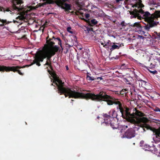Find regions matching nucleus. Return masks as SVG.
Returning a JSON list of instances; mask_svg holds the SVG:
<instances>
[{
  "label": "nucleus",
  "instance_id": "47",
  "mask_svg": "<svg viewBox=\"0 0 160 160\" xmlns=\"http://www.w3.org/2000/svg\"><path fill=\"white\" fill-rule=\"evenodd\" d=\"M72 101H73L74 100H73L72 99Z\"/></svg>",
  "mask_w": 160,
  "mask_h": 160
},
{
  "label": "nucleus",
  "instance_id": "34",
  "mask_svg": "<svg viewBox=\"0 0 160 160\" xmlns=\"http://www.w3.org/2000/svg\"><path fill=\"white\" fill-rule=\"evenodd\" d=\"M103 47L105 48H109V47L107 45V44H104V45L103 46Z\"/></svg>",
  "mask_w": 160,
  "mask_h": 160
},
{
  "label": "nucleus",
  "instance_id": "45",
  "mask_svg": "<svg viewBox=\"0 0 160 160\" xmlns=\"http://www.w3.org/2000/svg\"><path fill=\"white\" fill-rule=\"evenodd\" d=\"M91 30H93V29H92V28H91Z\"/></svg>",
  "mask_w": 160,
  "mask_h": 160
},
{
  "label": "nucleus",
  "instance_id": "17",
  "mask_svg": "<svg viewBox=\"0 0 160 160\" xmlns=\"http://www.w3.org/2000/svg\"><path fill=\"white\" fill-rule=\"evenodd\" d=\"M56 3L58 6L61 8V6L63 5L64 3L62 0H58L56 2Z\"/></svg>",
  "mask_w": 160,
  "mask_h": 160
},
{
  "label": "nucleus",
  "instance_id": "21",
  "mask_svg": "<svg viewBox=\"0 0 160 160\" xmlns=\"http://www.w3.org/2000/svg\"><path fill=\"white\" fill-rule=\"evenodd\" d=\"M120 46H119L116 45H113L112 46L111 48V50H113L115 49H118L119 48V47H120Z\"/></svg>",
  "mask_w": 160,
  "mask_h": 160
},
{
  "label": "nucleus",
  "instance_id": "46",
  "mask_svg": "<svg viewBox=\"0 0 160 160\" xmlns=\"http://www.w3.org/2000/svg\"><path fill=\"white\" fill-rule=\"evenodd\" d=\"M51 85H53V84H52H52H51Z\"/></svg>",
  "mask_w": 160,
  "mask_h": 160
},
{
  "label": "nucleus",
  "instance_id": "8",
  "mask_svg": "<svg viewBox=\"0 0 160 160\" xmlns=\"http://www.w3.org/2000/svg\"><path fill=\"white\" fill-rule=\"evenodd\" d=\"M82 19L84 20L88 23V25L90 27H92L98 23V21L95 19H92L91 20L89 19H85L84 18H82Z\"/></svg>",
  "mask_w": 160,
  "mask_h": 160
},
{
  "label": "nucleus",
  "instance_id": "7",
  "mask_svg": "<svg viewBox=\"0 0 160 160\" xmlns=\"http://www.w3.org/2000/svg\"><path fill=\"white\" fill-rule=\"evenodd\" d=\"M135 131L133 128H129L124 133L125 136L128 138H131L135 136Z\"/></svg>",
  "mask_w": 160,
  "mask_h": 160
},
{
  "label": "nucleus",
  "instance_id": "40",
  "mask_svg": "<svg viewBox=\"0 0 160 160\" xmlns=\"http://www.w3.org/2000/svg\"><path fill=\"white\" fill-rule=\"evenodd\" d=\"M116 57L117 58H114L115 59H117L118 58H119V56H117Z\"/></svg>",
  "mask_w": 160,
  "mask_h": 160
},
{
  "label": "nucleus",
  "instance_id": "36",
  "mask_svg": "<svg viewBox=\"0 0 160 160\" xmlns=\"http://www.w3.org/2000/svg\"><path fill=\"white\" fill-rule=\"evenodd\" d=\"M132 7H133V8H134V7H137V4H135L134 5H133L132 6Z\"/></svg>",
  "mask_w": 160,
  "mask_h": 160
},
{
  "label": "nucleus",
  "instance_id": "41",
  "mask_svg": "<svg viewBox=\"0 0 160 160\" xmlns=\"http://www.w3.org/2000/svg\"><path fill=\"white\" fill-rule=\"evenodd\" d=\"M159 147V148H160V144L158 145Z\"/></svg>",
  "mask_w": 160,
  "mask_h": 160
},
{
  "label": "nucleus",
  "instance_id": "26",
  "mask_svg": "<svg viewBox=\"0 0 160 160\" xmlns=\"http://www.w3.org/2000/svg\"><path fill=\"white\" fill-rule=\"evenodd\" d=\"M112 43L111 42V41L109 40H108V42L106 43V44H107L108 46L109 47H110L111 45L112 44Z\"/></svg>",
  "mask_w": 160,
  "mask_h": 160
},
{
  "label": "nucleus",
  "instance_id": "38",
  "mask_svg": "<svg viewBox=\"0 0 160 160\" xmlns=\"http://www.w3.org/2000/svg\"><path fill=\"white\" fill-rule=\"evenodd\" d=\"M62 1L63 2V3H65L66 2V1L65 0H62Z\"/></svg>",
  "mask_w": 160,
  "mask_h": 160
},
{
  "label": "nucleus",
  "instance_id": "23",
  "mask_svg": "<svg viewBox=\"0 0 160 160\" xmlns=\"http://www.w3.org/2000/svg\"><path fill=\"white\" fill-rule=\"evenodd\" d=\"M144 5H143L142 3H141L139 5V7H138V10L136 9H135L132 11H133L135 9H136L137 10H138V11L139 10L141 9H142V8L144 7Z\"/></svg>",
  "mask_w": 160,
  "mask_h": 160
},
{
  "label": "nucleus",
  "instance_id": "33",
  "mask_svg": "<svg viewBox=\"0 0 160 160\" xmlns=\"http://www.w3.org/2000/svg\"><path fill=\"white\" fill-rule=\"evenodd\" d=\"M48 24V22L47 21H46L44 24V27H46V26Z\"/></svg>",
  "mask_w": 160,
  "mask_h": 160
},
{
  "label": "nucleus",
  "instance_id": "19",
  "mask_svg": "<svg viewBox=\"0 0 160 160\" xmlns=\"http://www.w3.org/2000/svg\"><path fill=\"white\" fill-rule=\"evenodd\" d=\"M154 14L156 16V18H160V11H156L154 12Z\"/></svg>",
  "mask_w": 160,
  "mask_h": 160
},
{
  "label": "nucleus",
  "instance_id": "20",
  "mask_svg": "<svg viewBox=\"0 0 160 160\" xmlns=\"http://www.w3.org/2000/svg\"><path fill=\"white\" fill-rule=\"evenodd\" d=\"M81 10H83V11H84L85 12H86V11L87 10L85 8H82V9H80L79 10H78V11H77V12H76V14L78 15V14H77V13H79L80 14L82 15L83 14V13L81 12Z\"/></svg>",
  "mask_w": 160,
  "mask_h": 160
},
{
  "label": "nucleus",
  "instance_id": "35",
  "mask_svg": "<svg viewBox=\"0 0 160 160\" xmlns=\"http://www.w3.org/2000/svg\"><path fill=\"white\" fill-rule=\"evenodd\" d=\"M66 70H68V69H69V68H68V66H66Z\"/></svg>",
  "mask_w": 160,
  "mask_h": 160
},
{
  "label": "nucleus",
  "instance_id": "5",
  "mask_svg": "<svg viewBox=\"0 0 160 160\" xmlns=\"http://www.w3.org/2000/svg\"><path fill=\"white\" fill-rule=\"evenodd\" d=\"M24 67H23V68ZM22 68V67L18 66H16L7 67L3 65H0V72H4L5 71L7 72L9 71H12L14 72H17L19 74L21 75H23V73H22L21 70H19L20 69Z\"/></svg>",
  "mask_w": 160,
  "mask_h": 160
},
{
  "label": "nucleus",
  "instance_id": "9",
  "mask_svg": "<svg viewBox=\"0 0 160 160\" xmlns=\"http://www.w3.org/2000/svg\"><path fill=\"white\" fill-rule=\"evenodd\" d=\"M71 5L70 4L66 3H64L63 5L61 6V8L65 10V11L67 13L69 12V10H71Z\"/></svg>",
  "mask_w": 160,
  "mask_h": 160
},
{
  "label": "nucleus",
  "instance_id": "37",
  "mask_svg": "<svg viewBox=\"0 0 160 160\" xmlns=\"http://www.w3.org/2000/svg\"><path fill=\"white\" fill-rule=\"evenodd\" d=\"M125 64H124V63L122 64H121V66H122V67H123V66H125Z\"/></svg>",
  "mask_w": 160,
  "mask_h": 160
},
{
  "label": "nucleus",
  "instance_id": "12",
  "mask_svg": "<svg viewBox=\"0 0 160 160\" xmlns=\"http://www.w3.org/2000/svg\"><path fill=\"white\" fill-rule=\"evenodd\" d=\"M44 2L42 3V6H43L47 4H53L54 3V1L53 0H44Z\"/></svg>",
  "mask_w": 160,
  "mask_h": 160
},
{
  "label": "nucleus",
  "instance_id": "39",
  "mask_svg": "<svg viewBox=\"0 0 160 160\" xmlns=\"http://www.w3.org/2000/svg\"><path fill=\"white\" fill-rule=\"evenodd\" d=\"M101 44L103 46V45H104V43H103V42H101Z\"/></svg>",
  "mask_w": 160,
  "mask_h": 160
},
{
  "label": "nucleus",
  "instance_id": "42",
  "mask_svg": "<svg viewBox=\"0 0 160 160\" xmlns=\"http://www.w3.org/2000/svg\"><path fill=\"white\" fill-rule=\"evenodd\" d=\"M48 72L50 73V71L49 70H48Z\"/></svg>",
  "mask_w": 160,
  "mask_h": 160
},
{
  "label": "nucleus",
  "instance_id": "18",
  "mask_svg": "<svg viewBox=\"0 0 160 160\" xmlns=\"http://www.w3.org/2000/svg\"><path fill=\"white\" fill-rule=\"evenodd\" d=\"M91 38L94 40L96 41L98 40V37L97 36V35L96 33H94L91 36Z\"/></svg>",
  "mask_w": 160,
  "mask_h": 160
},
{
  "label": "nucleus",
  "instance_id": "14",
  "mask_svg": "<svg viewBox=\"0 0 160 160\" xmlns=\"http://www.w3.org/2000/svg\"><path fill=\"white\" fill-rule=\"evenodd\" d=\"M8 23V22L6 20L1 19H0V26H2L4 24H6Z\"/></svg>",
  "mask_w": 160,
  "mask_h": 160
},
{
  "label": "nucleus",
  "instance_id": "29",
  "mask_svg": "<svg viewBox=\"0 0 160 160\" xmlns=\"http://www.w3.org/2000/svg\"><path fill=\"white\" fill-rule=\"evenodd\" d=\"M136 84L137 85L138 84V86L139 87H142L141 85V83L140 82H139L138 81H136Z\"/></svg>",
  "mask_w": 160,
  "mask_h": 160
},
{
  "label": "nucleus",
  "instance_id": "44",
  "mask_svg": "<svg viewBox=\"0 0 160 160\" xmlns=\"http://www.w3.org/2000/svg\"><path fill=\"white\" fill-rule=\"evenodd\" d=\"M97 118H98L99 119V117H98Z\"/></svg>",
  "mask_w": 160,
  "mask_h": 160
},
{
  "label": "nucleus",
  "instance_id": "16",
  "mask_svg": "<svg viewBox=\"0 0 160 160\" xmlns=\"http://www.w3.org/2000/svg\"><path fill=\"white\" fill-rule=\"evenodd\" d=\"M23 18L21 16H18L16 18V20H17L14 21V22L15 23L16 22H17L18 23H19L20 22H19V21L23 20Z\"/></svg>",
  "mask_w": 160,
  "mask_h": 160
},
{
  "label": "nucleus",
  "instance_id": "31",
  "mask_svg": "<svg viewBox=\"0 0 160 160\" xmlns=\"http://www.w3.org/2000/svg\"><path fill=\"white\" fill-rule=\"evenodd\" d=\"M150 72L153 74H155L157 73V71L156 70H154L152 71H150Z\"/></svg>",
  "mask_w": 160,
  "mask_h": 160
},
{
  "label": "nucleus",
  "instance_id": "27",
  "mask_svg": "<svg viewBox=\"0 0 160 160\" xmlns=\"http://www.w3.org/2000/svg\"><path fill=\"white\" fill-rule=\"evenodd\" d=\"M71 28L70 27H68L67 28V31L68 32H69V33L72 34L73 33V32L72 31H71Z\"/></svg>",
  "mask_w": 160,
  "mask_h": 160
},
{
  "label": "nucleus",
  "instance_id": "30",
  "mask_svg": "<svg viewBox=\"0 0 160 160\" xmlns=\"http://www.w3.org/2000/svg\"><path fill=\"white\" fill-rule=\"evenodd\" d=\"M157 38L160 40V33L157 32Z\"/></svg>",
  "mask_w": 160,
  "mask_h": 160
},
{
  "label": "nucleus",
  "instance_id": "48",
  "mask_svg": "<svg viewBox=\"0 0 160 160\" xmlns=\"http://www.w3.org/2000/svg\"><path fill=\"white\" fill-rule=\"evenodd\" d=\"M0 23H1V22H0Z\"/></svg>",
  "mask_w": 160,
  "mask_h": 160
},
{
  "label": "nucleus",
  "instance_id": "1",
  "mask_svg": "<svg viewBox=\"0 0 160 160\" xmlns=\"http://www.w3.org/2000/svg\"><path fill=\"white\" fill-rule=\"evenodd\" d=\"M56 85L58 87V92L60 95L63 94L66 98L69 97V98H75L84 99L87 100L91 99L93 101L101 102L102 101L106 102L108 105H112L114 104L117 105V109L119 110L121 113V116L124 119H126L128 122L134 124L137 123L138 120L139 122L145 123L148 120L146 117H142L137 118L136 116H139L141 112L136 109L135 112L131 113V109L128 108H124L121 102L117 99L108 95L103 92H100L96 95L94 93H88L84 94L72 90L70 88L65 86L64 82L58 78H56Z\"/></svg>",
  "mask_w": 160,
  "mask_h": 160
},
{
  "label": "nucleus",
  "instance_id": "11",
  "mask_svg": "<svg viewBox=\"0 0 160 160\" xmlns=\"http://www.w3.org/2000/svg\"><path fill=\"white\" fill-rule=\"evenodd\" d=\"M52 39V41L53 42H54L55 43V42H54V41H58V44L60 45V47L62 48V50H63V48L62 47V42H61V40L60 38H55V37L54 36H53L51 38H49H49L48 39Z\"/></svg>",
  "mask_w": 160,
  "mask_h": 160
},
{
  "label": "nucleus",
  "instance_id": "22",
  "mask_svg": "<svg viewBox=\"0 0 160 160\" xmlns=\"http://www.w3.org/2000/svg\"><path fill=\"white\" fill-rule=\"evenodd\" d=\"M120 25L122 26V28H124L127 25V24L124 21H123L121 22Z\"/></svg>",
  "mask_w": 160,
  "mask_h": 160
},
{
  "label": "nucleus",
  "instance_id": "25",
  "mask_svg": "<svg viewBox=\"0 0 160 160\" xmlns=\"http://www.w3.org/2000/svg\"><path fill=\"white\" fill-rule=\"evenodd\" d=\"M144 147L146 148H148V151H152V150L150 149V148H151V147H150L149 145H148V144H145L144 145Z\"/></svg>",
  "mask_w": 160,
  "mask_h": 160
},
{
  "label": "nucleus",
  "instance_id": "43",
  "mask_svg": "<svg viewBox=\"0 0 160 160\" xmlns=\"http://www.w3.org/2000/svg\"><path fill=\"white\" fill-rule=\"evenodd\" d=\"M126 128H128V126H126Z\"/></svg>",
  "mask_w": 160,
  "mask_h": 160
},
{
  "label": "nucleus",
  "instance_id": "2",
  "mask_svg": "<svg viewBox=\"0 0 160 160\" xmlns=\"http://www.w3.org/2000/svg\"><path fill=\"white\" fill-rule=\"evenodd\" d=\"M49 35L46 38V43L44 45L42 51L35 55L33 62L29 66L36 64L38 66H41L40 62H42L44 59L47 58V61L44 65H48L50 68H52L51 58L54 56L56 52L59 50V48L52 42V39H48Z\"/></svg>",
  "mask_w": 160,
  "mask_h": 160
},
{
  "label": "nucleus",
  "instance_id": "10",
  "mask_svg": "<svg viewBox=\"0 0 160 160\" xmlns=\"http://www.w3.org/2000/svg\"><path fill=\"white\" fill-rule=\"evenodd\" d=\"M91 74L89 73H87L86 79L89 82H91L92 81L94 80L97 79V80H101L102 79V77H98L97 78H94L93 77L90 76Z\"/></svg>",
  "mask_w": 160,
  "mask_h": 160
},
{
  "label": "nucleus",
  "instance_id": "32",
  "mask_svg": "<svg viewBox=\"0 0 160 160\" xmlns=\"http://www.w3.org/2000/svg\"><path fill=\"white\" fill-rule=\"evenodd\" d=\"M85 17L86 18H88L90 17V14H86L85 15Z\"/></svg>",
  "mask_w": 160,
  "mask_h": 160
},
{
  "label": "nucleus",
  "instance_id": "4",
  "mask_svg": "<svg viewBox=\"0 0 160 160\" xmlns=\"http://www.w3.org/2000/svg\"><path fill=\"white\" fill-rule=\"evenodd\" d=\"M103 116L104 118V121L102 122L101 125L102 127L108 126L110 125L112 128L114 129L118 127L117 122L114 119L116 118L117 121L119 119L117 112L114 110H111L109 112V115L106 113H103Z\"/></svg>",
  "mask_w": 160,
  "mask_h": 160
},
{
  "label": "nucleus",
  "instance_id": "28",
  "mask_svg": "<svg viewBox=\"0 0 160 160\" xmlns=\"http://www.w3.org/2000/svg\"><path fill=\"white\" fill-rule=\"evenodd\" d=\"M153 110L156 112H160V109L158 107H155L153 109Z\"/></svg>",
  "mask_w": 160,
  "mask_h": 160
},
{
  "label": "nucleus",
  "instance_id": "24",
  "mask_svg": "<svg viewBox=\"0 0 160 160\" xmlns=\"http://www.w3.org/2000/svg\"><path fill=\"white\" fill-rule=\"evenodd\" d=\"M12 9L11 8H4V11H6V12H12Z\"/></svg>",
  "mask_w": 160,
  "mask_h": 160
},
{
  "label": "nucleus",
  "instance_id": "15",
  "mask_svg": "<svg viewBox=\"0 0 160 160\" xmlns=\"http://www.w3.org/2000/svg\"><path fill=\"white\" fill-rule=\"evenodd\" d=\"M136 79H137V81H138L139 82H141V86L142 87H143V83L145 84L146 83V82L144 81H143V80H141L137 76L136 77Z\"/></svg>",
  "mask_w": 160,
  "mask_h": 160
},
{
  "label": "nucleus",
  "instance_id": "3",
  "mask_svg": "<svg viewBox=\"0 0 160 160\" xmlns=\"http://www.w3.org/2000/svg\"><path fill=\"white\" fill-rule=\"evenodd\" d=\"M130 14L131 15V18H137L138 19L141 20L144 19L148 24L142 27L138 22H136L131 26L133 27H136L140 32H144V30L148 31L151 28L157 26L159 23L158 22H155L154 20H158V18H156V16L154 13L151 14L148 12H144L142 9L139 10L135 9L133 11H130Z\"/></svg>",
  "mask_w": 160,
  "mask_h": 160
},
{
  "label": "nucleus",
  "instance_id": "6",
  "mask_svg": "<svg viewBox=\"0 0 160 160\" xmlns=\"http://www.w3.org/2000/svg\"><path fill=\"white\" fill-rule=\"evenodd\" d=\"M23 3L22 0H12V8L17 11H22L23 6H22L21 4Z\"/></svg>",
  "mask_w": 160,
  "mask_h": 160
},
{
  "label": "nucleus",
  "instance_id": "13",
  "mask_svg": "<svg viewBox=\"0 0 160 160\" xmlns=\"http://www.w3.org/2000/svg\"><path fill=\"white\" fill-rule=\"evenodd\" d=\"M128 90L126 89H124L118 92V93H117V94H120L122 96H123L126 93V92Z\"/></svg>",
  "mask_w": 160,
  "mask_h": 160
}]
</instances>
